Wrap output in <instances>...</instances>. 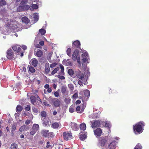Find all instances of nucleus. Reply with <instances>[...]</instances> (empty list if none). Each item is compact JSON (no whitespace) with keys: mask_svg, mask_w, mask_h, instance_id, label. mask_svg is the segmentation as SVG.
<instances>
[{"mask_svg":"<svg viewBox=\"0 0 149 149\" xmlns=\"http://www.w3.org/2000/svg\"><path fill=\"white\" fill-rule=\"evenodd\" d=\"M79 51L77 49H75L72 55V59L74 61H76L79 54Z\"/></svg>","mask_w":149,"mask_h":149,"instance_id":"4468645a","label":"nucleus"},{"mask_svg":"<svg viewBox=\"0 0 149 149\" xmlns=\"http://www.w3.org/2000/svg\"><path fill=\"white\" fill-rule=\"evenodd\" d=\"M80 109H81V108H80V106H77L76 107V111H77L78 113H82L83 111V110L82 111V110H81V111H79L80 110Z\"/></svg>","mask_w":149,"mask_h":149,"instance_id":"473e14b6","label":"nucleus"},{"mask_svg":"<svg viewBox=\"0 0 149 149\" xmlns=\"http://www.w3.org/2000/svg\"><path fill=\"white\" fill-rule=\"evenodd\" d=\"M60 101L58 99L55 101L54 102V104L55 107H58L60 106Z\"/></svg>","mask_w":149,"mask_h":149,"instance_id":"393cba45","label":"nucleus"},{"mask_svg":"<svg viewBox=\"0 0 149 149\" xmlns=\"http://www.w3.org/2000/svg\"><path fill=\"white\" fill-rule=\"evenodd\" d=\"M108 136L100 137L99 139V144L102 148V149H115L117 142L113 140L110 143H108Z\"/></svg>","mask_w":149,"mask_h":149,"instance_id":"f257e3e1","label":"nucleus"},{"mask_svg":"<svg viewBox=\"0 0 149 149\" xmlns=\"http://www.w3.org/2000/svg\"><path fill=\"white\" fill-rule=\"evenodd\" d=\"M78 84L80 86H81L83 85V82L79 80L78 82Z\"/></svg>","mask_w":149,"mask_h":149,"instance_id":"69168bd1","label":"nucleus"},{"mask_svg":"<svg viewBox=\"0 0 149 149\" xmlns=\"http://www.w3.org/2000/svg\"><path fill=\"white\" fill-rule=\"evenodd\" d=\"M43 123L45 125H47L49 123V121L47 120L45 118L43 119Z\"/></svg>","mask_w":149,"mask_h":149,"instance_id":"a19ab883","label":"nucleus"},{"mask_svg":"<svg viewBox=\"0 0 149 149\" xmlns=\"http://www.w3.org/2000/svg\"><path fill=\"white\" fill-rule=\"evenodd\" d=\"M48 136H49L51 138H53L54 136V134L53 132H49Z\"/></svg>","mask_w":149,"mask_h":149,"instance_id":"37998d69","label":"nucleus"},{"mask_svg":"<svg viewBox=\"0 0 149 149\" xmlns=\"http://www.w3.org/2000/svg\"><path fill=\"white\" fill-rule=\"evenodd\" d=\"M57 64L58 63H52V64H51L49 65V66L51 68H52L56 66L57 65Z\"/></svg>","mask_w":149,"mask_h":149,"instance_id":"58836bf2","label":"nucleus"},{"mask_svg":"<svg viewBox=\"0 0 149 149\" xmlns=\"http://www.w3.org/2000/svg\"><path fill=\"white\" fill-rule=\"evenodd\" d=\"M41 116L43 118H45L47 116L46 112L45 111H42L41 113Z\"/></svg>","mask_w":149,"mask_h":149,"instance_id":"4c0bfd02","label":"nucleus"},{"mask_svg":"<svg viewBox=\"0 0 149 149\" xmlns=\"http://www.w3.org/2000/svg\"><path fill=\"white\" fill-rule=\"evenodd\" d=\"M118 93V92L116 91L115 89H112L111 88H109V94L111 93Z\"/></svg>","mask_w":149,"mask_h":149,"instance_id":"c85d7f7f","label":"nucleus"},{"mask_svg":"<svg viewBox=\"0 0 149 149\" xmlns=\"http://www.w3.org/2000/svg\"><path fill=\"white\" fill-rule=\"evenodd\" d=\"M58 77L61 79H65V77L63 76H61L59 75H58Z\"/></svg>","mask_w":149,"mask_h":149,"instance_id":"6e6d98bb","label":"nucleus"},{"mask_svg":"<svg viewBox=\"0 0 149 149\" xmlns=\"http://www.w3.org/2000/svg\"><path fill=\"white\" fill-rule=\"evenodd\" d=\"M73 98H76L78 97V94L76 93H75L72 96Z\"/></svg>","mask_w":149,"mask_h":149,"instance_id":"e2e57ef3","label":"nucleus"},{"mask_svg":"<svg viewBox=\"0 0 149 149\" xmlns=\"http://www.w3.org/2000/svg\"><path fill=\"white\" fill-rule=\"evenodd\" d=\"M31 7L33 9H37L38 8V6L36 4H33Z\"/></svg>","mask_w":149,"mask_h":149,"instance_id":"ea45409f","label":"nucleus"},{"mask_svg":"<svg viewBox=\"0 0 149 149\" xmlns=\"http://www.w3.org/2000/svg\"><path fill=\"white\" fill-rule=\"evenodd\" d=\"M22 20L23 22L26 24H28L30 22L29 20L27 17L25 16L22 18Z\"/></svg>","mask_w":149,"mask_h":149,"instance_id":"f3484780","label":"nucleus"},{"mask_svg":"<svg viewBox=\"0 0 149 149\" xmlns=\"http://www.w3.org/2000/svg\"><path fill=\"white\" fill-rule=\"evenodd\" d=\"M100 121L99 120H95L93 123L92 125V128L97 127L100 126Z\"/></svg>","mask_w":149,"mask_h":149,"instance_id":"1a4fd4ad","label":"nucleus"},{"mask_svg":"<svg viewBox=\"0 0 149 149\" xmlns=\"http://www.w3.org/2000/svg\"><path fill=\"white\" fill-rule=\"evenodd\" d=\"M39 129V126L38 125L34 124L32 127L31 131L30 132V134L32 135H34Z\"/></svg>","mask_w":149,"mask_h":149,"instance_id":"20e7f679","label":"nucleus"},{"mask_svg":"<svg viewBox=\"0 0 149 149\" xmlns=\"http://www.w3.org/2000/svg\"><path fill=\"white\" fill-rule=\"evenodd\" d=\"M76 75L77 78L81 80L83 79L84 77V74L80 71L76 72Z\"/></svg>","mask_w":149,"mask_h":149,"instance_id":"ddd939ff","label":"nucleus"},{"mask_svg":"<svg viewBox=\"0 0 149 149\" xmlns=\"http://www.w3.org/2000/svg\"><path fill=\"white\" fill-rule=\"evenodd\" d=\"M135 147L137 148L138 149H141L142 148V146L141 144L139 143L137 144Z\"/></svg>","mask_w":149,"mask_h":149,"instance_id":"c03bdc74","label":"nucleus"},{"mask_svg":"<svg viewBox=\"0 0 149 149\" xmlns=\"http://www.w3.org/2000/svg\"><path fill=\"white\" fill-rule=\"evenodd\" d=\"M39 32L42 35H44L46 33V31L43 29H40L39 30Z\"/></svg>","mask_w":149,"mask_h":149,"instance_id":"72a5a7b5","label":"nucleus"},{"mask_svg":"<svg viewBox=\"0 0 149 149\" xmlns=\"http://www.w3.org/2000/svg\"><path fill=\"white\" fill-rule=\"evenodd\" d=\"M81 45L80 42L78 40H76L74 41L72 43V46L73 47H75L76 48H80Z\"/></svg>","mask_w":149,"mask_h":149,"instance_id":"dca6fc26","label":"nucleus"},{"mask_svg":"<svg viewBox=\"0 0 149 149\" xmlns=\"http://www.w3.org/2000/svg\"><path fill=\"white\" fill-rule=\"evenodd\" d=\"M49 132L48 130H43L41 131V134L42 136L45 137H47L49 136Z\"/></svg>","mask_w":149,"mask_h":149,"instance_id":"2eb2a0df","label":"nucleus"},{"mask_svg":"<svg viewBox=\"0 0 149 149\" xmlns=\"http://www.w3.org/2000/svg\"><path fill=\"white\" fill-rule=\"evenodd\" d=\"M61 91L63 96H65L68 95V92L66 87L64 86H62Z\"/></svg>","mask_w":149,"mask_h":149,"instance_id":"9d476101","label":"nucleus"},{"mask_svg":"<svg viewBox=\"0 0 149 149\" xmlns=\"http://www.w3.org/2000/svg\"><path fill=\"white\" fill-rule=\"evenodd\" d=\"M68 74L70 76H72L74 74L73 70L72 69H69L68 70Z\"/></svg>","mask_w":149,"mask_h":149,"instance_id":"f704fd0d","label":"nucleus"},{"mask_svg":"<svg viewBox=\"0 0 149 149\" xmlns=\"http://www.w3.org/2000/svg\"><path fill=\"white\" fill-rule=\"evenodd\" d=\"M18 147L17 145L15 143H13L11 145V149H17Z\"/></svg>","mask_w":149,"mask_h":149,"instance_id":"c756f323","label":"nucleus"},{"mask_svg":"<svg viewBox=\"0 0 149 149\" xmlns=\"http://www.w3.org/2000/svg\"><path fill=\"white\" fill-rule=\"evenodd\" d=\"M51 147V145L50 144V142L47 141V143L46 147L47 148H50Z\"/></svg>","mask_w":149,"mask_h":149,"instance_id":"4d7b16f0","label":"nucleus"},{"mask_svg":"<svg viewBox=\"0 0 149 149\" xmlns=\"http://www.w3.org/2000/svg\"><path fill=\"white\" fill-rule=\"evenodd\" d=\"M33 112L36 113H37L38 112L37 109L35 107H34L33 108Z\"/></svg>","mask_w":149,"mask_h":149,"instance_id":"680f3d73","label":"nucleus"},{"mask_svg":"<svg viewBox=\"0 0 149 149\" xmlns=\"http://www.w3.org/2000/svg\"><path fill=\"white\" fill-rule=\"evenodd\" d=\"M34 21L36 22L38 20V15H35L34 17Z\"/></svg>","mask_w":149,"mask_h":149,"instance_id":"09e8293b","label":"nucleus"},{"mask_svg":"<svg viewBox=\"0 0 149 149\" xmlns=\"http://www.w3.org/2000/svg\"><path fill=\"white\" fill-rule=\"evenodd\" d=\"M47 91L49 93H50L52 91V89L51 87H49L48 88H47Z\"/></svg>","mask_w":149,"mask_h":149,"instance_id":"052dcab7","label":"nucleus"},{"mask_svg":"<svg viewBox=\"0 0 149 149\" xmlns=\"http://www.w3.org/2000/svg\"><path fill=\"white\" fill-rule=\"evenodd\" d=\"M54 96L56 97H58L59 96V93L58 91H56L54 93Z\"/></svg>","mask_w":149,"mask_h":149,"instance_id":"5fc2aeb1","label":"nucleus"},{"mask_svg":"<svg viewBox=\"0 0 149 149\" xmlns=\"http://www.w3.org/2000/svg\"><path fill=\"white\" fill-rule=\"evenodd\" d=\"M88 54L87 52H85L83 53L81 55V56L82 57H86L87 56L88 57Z\"/></svg>","mask_w":149,"mask_h":149,"instance_id":"de8ad7c7","label":"nucleus"},{"mask_svg":"<svg viewBox=\"0 0 149 149\" xmlns=\"http://www.w3.org/2000/svg\"><path fill=\"white\" fill-rule=\"evenodd\" d=\"M32 60L31 62L32 65L34 67L37 66L38 63V60L36 58L33 59Z\"/></svg>","mask_w":149,"mask_h":149,"instance_id":"a211bd4d","label":"nucleus"},{"mask_svg":"<svg viewBox=\"0 0 149 149\" xmlns=\"http://www.w3.org/2000/svg\"><path fill=\"white\" fill-rule=\"evenodd\" d=\"M105 126L106 127L109 128L110 127V124L107 122H106L105 124Z\"/></svg>","mask_w":149,"mask_h":149,"instance_id":"864d4df0","label":"nucleus"},{"mask_svg":"<svg viewBox=\"0 0 149 149\" xmlns=\"http://www.w3.org/2000/svg\"><path fill=\"white\" fill-rule=\"evenodd\" d=\"M16 125L15 124H14L12 126L11 132L12 133H13V132L15 131L16 130Z\"/></svg>","mask_w":149,"mask_h":149,"instance_id":"e433bc0d","label":"nucleus"},{"mask_svg":"<svg viewBox=\"0 0 149 149\" xmlns=\"http://www.w3.org/2000/svg\"><path fill=\"white\" fill-rule=\"evenodd\" d=\"M28 70L29 72L32 73H34L35 71V70L34 68L31 66L29 67Z\"/></svg>","mask_w":149,"mask_h":149,"instance_id":"a878e982","label":"nucleus"},{"mask_svg":"<svg viewBox=\"0 0 149 149\" xmlns=\"http://www.w3.org/2000/svg\"><path fill=\"white\" fill-rule=\"evenodd\" d=\"M63 136L65 140L67 141L69 139H72L73 138L72 133L68 132H64L63 134Z\"/></svg>","mask_w":149,"mask_h":149,"instance_id":"423d86ee","label":"nucleus"},{"mask_svg":"<svg viewBox=\"0 0 149 149\" xmlns=\"http://www.w3.org/2000/svg\"><path fill=\"white\" fill-rule=\"evenodd\" d=\"M68 86L71 91H72L74 90V86L72 84H68Z\"/></svg>","mask_w":149,"mask_h":149,"instance_id":"79ce46f5","label":"nucleus"},{"mask_svg":"<svg viewBox=\"0 0 149 149\" xmlns=\"http://www.w3.org/2000/svg\"><path fill=\"white\" fill-rule=\"evenodd\" d=\"M34 54L38 57H40L42 56L43 52L41 50H39L37 51L36 54L34 53Z\"/></svg>","mask_w":149,"mask_h":149,"instance_id":"6ab92c4d","label":"nucleus"},{"mask_svg":"<svg viewBox=\"0 0 149 149\" xmlns=\"http://www.w3.org/2000/svg\"><path fill=\"white\" fill-rule=\"evenodd\" d=\"M59 69L60 68L59 67H57L56 68L54 69L51 72V75H54L57 72V71L59 70Z\"/></svg>","mask_w":149,"mask_h":149,"instance_id":"5701e85b","label":"nucleus"},{"mask_svg":"<svg viewBox=\"0 0 149 149\" xmlns=\"http://www.w3.org/2000/svg\"><path fill=\"white\" fill-rule=\"evenodd\" d=\"M21 49L19 47V53L21 54L20 56L22 57L24 55V51H21Z\"/></svg>","mask_w":149,"mask_h":149,"instance_id":"8fccbe9b","label":"nucleus"},{"mask_svg":"<svg viewBox=\"0 0 149 149\" xmlns=\"http://www.w3.org/2000/svg\"><path fill=\"white\" fill-rule=\"evenodd\" d=\"M39 44L41 46H43L44 45V41H41L39 42Z\"/></svg>","mask_w":149,"mask_h":149,"instance_id":"774afa93","label":"nucleus"},{"mask_svg":"<svg viewBox=\"0 0 149 149\" xmlns=\"http://www.w3.org/2000/svg\"><path fill=\"white\" fill-rule=\"evenodd\" d=\"M31 102L32 104L34 105L35 103L36 102V100H38L40 102H42L41 100L37 94H36L35 96L32 95L30 97Z\"/></svg>","mask_w":149,"mask_h":149,"instance_id":"39448f33","label":"nucleus"},{"mask_svg":"<svg viewBox=\"0 0 149 149\" xmlns=\"http://www.w3.org/2000/svg\"><path fill=\"white\" fill-rule=\"evenodd\" d=\"M12 48L13 50L17 53L19 52V45H14L12 46Z\"/></svg>","mask_w":149,"mask_h":149,"instance_id":"aec40b11","label":"nucleus"},{"mask_svg":"<svg viewBox=\"0 0 149 149\" xmlns=\"http://www.w3.org/2000/svg\"><path fill=\"white\" fill-rule=\"evenodd\" d=\"M25 110L27 111H29L30 109V105H28L25 107Z\"/></svg>","mask_w":149,"mask_h":149,"instance_id":"603ef678","label":"nucleus"},{"mask_svg":"<svg viewBox=\"0 0 149 149\" xmlns=\"http://www.w3.org/2000/svg\"><path fill=\"white\" fill-rule=\"evenodd\" d=\"M102 132V130L100 128H97L94 130V134L96 136H100Z\"/></svg>","mask_w":149,"mask_h":149,"instance_id":"6e6552de","label":"nucleus"},{"mask_svg":"<svg viewBox=\"0 0 149 149\" xmlns=\"http://www.w3.org/2000/svg\"><path fill=\"white\" fill-rule=\"evenodd\" d=\"M28 0H22L19 4V11H24L28 10L30 8L29 6L26 4Z\"/></svg>","mask_w":149,"mask_h":149,"instance_id":"7ed1b4c3","label":"nucleus"},{"mask_svg":"<svg viewBox=\"0 0 149 149\" xmlns=\"http://www.w3.org/2000/svg\"><path fill=\"white\" fill-rule=\"evenodd\" d=\"M77 62L78 63L80 64L81 61H80V57H78L77 58Z\"/></svg>","mask_w":149,"mask_h":149,"instance_id":"0e129e2a","label":"nucleus"},{"mask_svg":"<svg viewBox=\"0 0 149 149\" xmlns=\"http://www.w3.org/2000/svg\"><path fill=\"white\" fill-rule=\"evenodd\" d=\"M31 121L29 120H27L25 122V124L26 125H29L31 123Z\"/></svg>","mask_w":149,"mask_h":149,"instance_id":"13d9d810","label":"nucleus"},{"mask_svg":"<svg viewBox=\"0 0 149 149\" xmlns=\"http://www.w3.org/2000/svg\"><path fill=\"white\" fill-rule=\"evenodd\" d=\"M60 67L61 68V71L60 72V73H59L63 75L64 74V66L62 65H60Z\"/></svg>","mask_w":149,"mask_h":149,"instance_id":"4be33fe9","label":"nucleus"},{"mask_svg":"<svg viewBox=\"0 0 149 149\" xmlns=\"http://www.w3.org/2000/svg\"><path fill=\"white\" fill-rule=\"evenodd\" d=\"M27 127V126L24 125L22 126L19 128V131L22 132Z\"/></svg>","mask_w":149,"mask_h":149,"instance_id":"2f4dec72","label":"nucleus"},{"mask_svg":"<svg viewBox=\"0 0 149 149\" xmlns=\"http://www.w3.org/2000/svg\"><path fill=\"white\" fill-rule=\"evenodd\" d=\"M6 4V2L4 0H0V6H5Z\"/></svg>","mask_w":149,"mask_h":149,"instance_id":"cd10ccee","label":"nucleus"},{"mask_svg":"<svg viewBox=\"0 0 149 149\" xmlns=\"http://www.w3.org/2000/svg\"><path fill=\"white\" fill-rule=\"evenodd\" d=\"M20 47L23 49L24 50L23 51L24 52L27 49V47L24 45H22V46H20Z\"/></svg>","mask_w":149,"mask_h":149,"instance_id":"49530a36","label":"nucleus"},{"mask_svg":"<svg viewBox=\"0 0 149 149\" xmlns=\"http://www.w3.org/2000/svg\"><path fill=\"white\" fill-rule=\"evenodd\" d=\"M59 124L57 122H55L52 124V127L54 129H57L59 127Z\"/></svg>","mask_w":149,"mask_h":149,"instance_id":"b1692460","label":"nucleus"},{"mask_svg":"<svg viewBox=\"0 0 149 149\" xmlns=\"http://www.w3.org/2000/svg\"><path fill=\"white\" fill-rule=\"evenodd\" d=\"M70 99L69 97H67L65 98L64 102L67 104L69 103L70 101Z\"/></svg>","mask_w":149,"mask_h":149,"instance_id":"c9c22d12","label":"nucleus"},{"mask_svg":"<svg viewBox=\"0 0 149 149\" xmlns=\"http://www.w3.org/2000/svg\"><path fill=\"white\" fill-rule=\"evenodd\" d=\"M49 87V85L48 84H46L44 86V88L46 89H47V88H48Z\"/></svg>","mask_w":149,"mask_h":149,"instance_id":"338daca9","label":"nucleus"},{"mask_svg":"<svg viewBox=\"0 0 149 149\" xmlns=\"http://www.w3.org/2000/svg\"><path fill=\"white\" fill-rule=\"evenodd\" d=\"M66 53L69 56H71V49L70 48H68L66 51Z\"/></svg>","mask_w":149,"mask_h":149,"instance_id":"7c9ffc66","label":"nucleus"},{"mask_svg":"<svg viewBox=\"0 0 149 149\" xmlns=\"http://www.w3.org/2000/svg\"><path fill=\"white\" fill-rule=\"evenodd\" d=\"M84 95L86 97H88L90 95V92L89 90L86 89L84 91Z\"/></svg>","mask_w":149,"mask_h":149,"instance_id":"bb28decb","label":"nucleus"},{"mask_svg":"<svg viewBox=\"0 0 149 149\" xmlns=\"http://www.w3.org/2000/svg\"><path fill=\"white\" fill-rule=\"evenodd\" d=\"M14 53L11 49L8 50L7 52L6 57L9 59H11L13 58Z\"/></svg>","mask_w":149,"mask_h":149,"instance_id":"0eeeda50","label":"nucleus"},{"mask_svg":"<svg viewBox=\"0 0 149 149\" xmlns=\"http://www.w3.org/2000/svg\"><path fill=\"white\" fill-rule=\"evenodd\" d=\"M52 52H51L48 54L47 56V58L48 60H49L51 59V58L52 57Z\"/></svg>","mask_w":149,"mask_h":149,"instance_id":"a18cd8bd","label":"nucleus"},{"mask_svg":"<svg viewBox=\"0 0 149 149\" xmlns=\"http://www.w3.org/2000/svg\"><path fill=\"white\" fill-rule=\"evenodd\" d=\"M80 128L81 130L84 131L86 130V126L84 123H83L80 125Z\"/></svg>","mask_w":149,"mask_h":149,"instance_id":"412c9836","label":"nucleus"},{"mask_svg":"<svg viewBox=\"0 0 149 149\" xmlns=\"http://www.w3.org/2000/svg\"><path fill=\"white\" fill-rule=\"evenodd\" d=\"M87 60V58L86 57H84L82 59V61L84 63L86 62Z\"/></svg>","mask_w":149,"mask_h":149,"instance_id":"bf43d9fd","label":"nucleus"},{"mask_svg":"<svg viewBox=\"0 0 149 149\" xmlns=\"http://www.w3.org/2000/svg\"><path fill=\"white\" fill-rule=\"evenodd\" d=\"M69 111L71 113H73L74 111V109L72 107H70L69 109Z\"/></svg>","mask_w":149,"mask_h":149,"instance_id":"3c124183","label":"nucleus"},{"mask_svg":"<svg viewBox=\"0 0 149 149\" xmlns=\"http://www.w3.org/2000/svg\"><path fill=\"white\" fill-rule=\"evenodd\" d=\"M79 138L81 140L83 141L86 139L87 136L86 133L81 132L79 134Z\"/></svg>","mask_w":149,"mask_h":149,"instance_id":"9b49d317","label":"nucleus"},{"mask_svg":"<svg viewBox=\"0 0 149 149\" xmlns=\"http://www.w3.org/2000/svg\"><path fill=\"white\" fill-rule=\"evenodd\" d=\"M49 67V64L47 62L45 63V65L44 71V73L45 74H47L50 71Z\"/></svg>","mask_w":149,"mask_h":149,"instance_id":"f8f14e48","label":"nucleus"},{"mask_svg":"<svg viewBox=\"0 0 149 149\" xmlns=\"http://www.w3.org/2000/svg\"><path fill=\"white\" fill-rule=\"evenodd\" d=\"M145 123L143 121H141L137 123L135 125H133V131L135 134L137 132L139 134L141 133L143 130V127Z\"/></svg>","mask_w":149,"mask_h":149,"instance_id":"f03ea898","label":"nucleus"}]
</instances>
